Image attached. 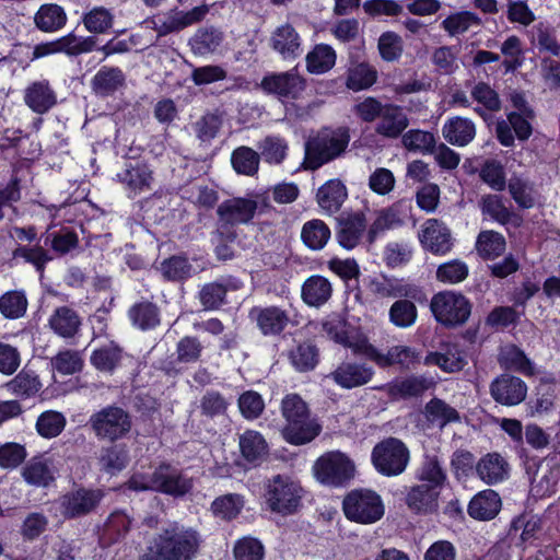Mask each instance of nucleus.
Instances as JSON below:
<instances>
[{"label":"nucleus","instance_id":"nucleus-37","mask_svg":"<svg viewBox=\"0 0 560 560\" xmlns=\"http://www.w3.org/2000/svg\"><path fill=\"white\" fill-rule=\"evenodd\" d=\"M125 83V75L119 68L102 67L92 79V89L96 94H113Z\"/></svg>","mask_w":560,"mask_h":560},{"label":"nucleus","instance_id":"nucleus-5","mask_svg":"<svg viewBox=\"0 0 560 560\" xmlns=\"http://www.w3.org/2000/svg\"><path fill=\"white\" fill-rule=\"evenodd\" d=\"M430 310L438 323L453 328L468 320L471 313V304L462 293L446 290L432 296Z\"/></svg>","mask_w":560,"mask_h":560},{"label":"nucleus","instance_id":"nucleus-31","mask_svg":"<svg viewBox=\"0 0 560 560\" xmlns=\"http://www.w3.org/2000/svg\"><path fill=\"white\" fill-rule=\"evenodd\" d=\"M501 499L499 494L491 490H483L477 493L469 502L468 514L481 521L493 518L500 511Z\"/></svg>","mask_w":560,"mask_h":560},{"label":"nucleus","instance_id":"nucleus-41","mask_svg":"<svg viewBox=\"0 0 560 560\" xmlns=\"http://www.w3.org/2000/svg\"><path fill=\"white\" fill-rule=\"evenodd\" d=\"M336 63V51L326 44L316 45L306 56V67L311 73L322 74Z\"/></svg>","mask_w":560,"mask_h":560},{"label":"nucleus","instance_id":"nucleus-22","mask_svg":"<svg viewBox=\"0 0 560 560\" xmlns=\"http://www.w3.org/2000/svg\"><path fill=\"white\" fill-rule=\"evenodd\" d=\"M373 375V369L366 364L342 362L328 377H331L340 387L351 389L365 385L372 380Z\"/></svg>","mask_w":560,"mask_h":560},{"label":"nucleus","instance_id":"nucleus-21","mask_svg":"<svg viewBox=\"0 0 560 560\" xmlns=\"http://www.w3.org/2000/svg\"><path fill=\"white\" fill-rule=\"evenodd\" d=\"M191 487V481L170 465H160L153 471V491L179 497L187 493Z\"/></svg>","mask_w":560,"mask_h":560},{"label":"nucleus","instance_id":"nucleus-43","mask_svg":"<svg viewBox=\"0 0 560 560\" xmlns=\"http://www.w3.org/2000/svg\"><path fill=\"white\" fill-rule=\"evenodd\" d=\"M260 155L249 147H238L231 155V163L234 171L246 176H254L259 168Z\"/></svg>","mask_w":560,"mask_h":560},{"label":"nucleus","instance_id":"nucleus-60","mask_svg":"<svg viewBox=\"0 0 560 560\" xmlns=\"http://www.w3.org/2000/svg\"><path fill=\"white\" fill-rule=\"evenodd\" d=\"M501 364L510 370H514L524 374H533L534 369L532 362L525 353L517 347L510 345L504 347L500 352Z\"/></svg>","mask_w":560,"mask_h":560},{"label":"nucleus","instance_id":"nucleus-11","mask_svg":"<svg viewBox=\"0 0 560 560\" xmlns=\"http://www.w3.org/2000/svg\"><path fill=\"white\" fill-rule=\"evenodd\" d=\"M89 423L95 435L103 440L116 441L131 429V419L122 408L108 406L90 417Z\"/></svg>","mask_w":560,"mask_h":560},{"label":"nucleus","instance_id":"nucleus-57","mask_svg":"<svg viewBox=\"0 0 560 560\" xmlns=\"http://www.w3.org/2000/svg\"><path fill=\"white\" fill-rule=\"evenodd\" d=\"M27 299L23 291H9L0 296V312L5 318L16 319L26 313Z\"/></svg>","mask_w":560,"mask_h":560},{"label":"nucleus","instance_id":"nucleus-58","mask_svg":"<svg viewBox=\"0 0 560 560\" xmlns=\"http://www.w3.org/2000/svg\"><path fill=\"white\" fill-rule=\"evenodd\" d=\"M402 219L400 217L399 206L395 205L393 207L381 210L377 213V217L373 221V223L369 228V240L373 242L377 234L393 229L395 226L401 225Z\"/></svg>","mask_w":560,"mask_h":560},{"label":"nucleus","instance_id":"nucleus-3","mask_svg":"<svg viewBox=\"0 0 560 560\" xmlns=\"http://www.w3.org/2000/svg\"><path fill=\"white\" fill-rule=\"evenodd\" d=\"M350 137L346 129H325L305 144L304 167L317 170L340 156L348 147Z\"/></svg>","mask_w":560,"mask_h":560},{"label":"nucleus","instance_id":"nucleus-61","mask_svg":"<svg viewBox=\"0 0 560 560\" xmlns=\"http://www.w3.org/2000/svg\"><path fill=\"white\" fill-rule=\"evenodd\" d=\"M160 270L164 278L172 281L189 278L195 271L192 265L183 256H172L165 259L161 264Z\"/></svg>","mask_w":560,"mask_h":560},{"label":"nucleus","instance_id":"nucleus-44","mask_svg":"<svg viewBox=\"0 0 560 560\" xmlns=\"http://www.w3.org/2000/svg\"><path fill=\"white\" fill-rule=\"evenodd\" d=\"M40 386L42 384L35 372L25 369L4 385L10 394L19 397L33 396L40 389Z\"/></svg>","mask_w":560,"mask_h":560},{"label":"nucleus","instance_id":"nucleus-36","mask_svg":"<svg viewBox=\"0 0 560 560\" xmlns=\"http://www.w3.org/2000/svg\"><path fill=\"white\" fill-rule=\"evenodd\" d=\"M439 491L434 486L427 483L418 485L408 492L406 502L408 506L417 512H431L438 506Z\"/></svg>","mask_w":560,"mask_h":560},{"label":"nucleus","instance_id":"nucleus-55","mask_svg":"<svg viewBox=\"0 0 560 560\" xmlns=\"http://www.w3.org/2000/svg\"><path fill=\"white\" fill-rule=\"evenodd\" d=\"M505 238L494 231H483L478 235L476 248L480 256L492 259L505 250Z\"/></svg>","mask_w":560,"mask_h":560},{"label":"nucleus","instance_id":"nucleus-63","mask_svg":"<svg viewBox=\"0 0 560 560\" xmlns=\"http://www.w3.org/2000/svg\"><path fill=\"white\" fill-rule=\"evenodd\" d=\"M508 187L512 198L518 207L524 209L534 207L535 191L533 185L528 180L520 176H512L509 180Z\"/></svg>","mask_w":560,"mask_h":560},{"label":"nucleus","instance_id":"nucleus-42","mask_svg":"<svg viewBox=\"0 0 560 560\" xmlns=\"http://www.w3.org/2000/svg\"><path fill=\"white\" fill-rule=\"evenodd\" d=\"M427 365H438L446 373L459 372L464 369L467 361L465 355L456 348L447 349L446 352H430L425 359Z\"/></svg>","mask_w":560,"mask_h":560},{"label":"nucleus","instance_id":"nucleus-2","mask_svg":"<svg viewBox=\"0 0 560 560\" xmlns=\"http://www.w3.org/2000/svg\"><path fill=\"white\" fill-rule=\"evenodd\" d=\"M281 413L285 420L281 434L288 443L303 445L319 434L320 425L311 418L306 402L298 394H288L283 397Z\"/></svg>","mask_w":560,"mask_h":560},{"label":"nucleus","instance_id":"nucleus-45","mask_svg":"<svg viewBox=\"0 0 560 560\" xmlns=\"http://www.w3.org/2000/svg\"><path fill=\"white\" fill-rule=\"evenodd\" d=\"M121 359L122 350L114 342L95 349L91 354L92 365L101 372L112 373Z\"/></svg>","mask_w":560,"mask_h":560},{"label":"nucleus","instance_id":"nucleus-47","mask_svg":"<svg viewBox=\"0 0 560 560\" xmlns=\"http://www.w3.org/2000/svg\"><path fill=\"white\" fill-rule=\"evenodd\" d=\"M377 79V71L370 65L361 62L348 69L346 85L352 91H362L372 86Z\"/></svg>","mask_w":560,"mask_h":560},{"label":"nucleus","instance_id":"nucleus-10","mask_svg":"<svg viewBox=\"0 0 560 560\" xmlns=\"http://www.w3.org/2000/svg\"><path fill=\"white\" fill-rule=\"evenodd\" d=\"M116 180L121 184L127 196L133 199L153 190L155 172L145 161L129 160L116 174Z\"/></svg>","mask_w":560,"mask_h":560},{"label":"nucleus","instance_id":"nucleus-50","mask_svg":"<svg viewBox=\"0 0 560 560\" xmlns=\"http://www.w3.org/2000/svg\"><path fill=\"white\" fill-rule=\"evenodd\" d=\"M223 36L213 27L201 28L196 32L190 40L194 54L205 56L213 52L222 43Z\"/></svg>","mask_w":560,"mask_h":560},{"label":"nucleus","instance_id":"nucleus-59","mask_svg":"<svg viewBox=\"0 0 560 560\" xmlns=\"http://www.w3.org/2000/svg\"><path fill=\"white\" fill-rule=\"evenodd\" d=\"M66 427V418L61 412L47 410L36 421L38 434L45 439L58 436Z\"/></svg>","mask_w":560,"mask_h":560},{"label":"nucleus","instance_id":"nucleus-46","mask_svg":"<svg viewBox=\"0 0 560 560\" xmlns=\"http://www.w3.org/2000/svg\"><path fill=\"white\" fill-rule=\"evenodd\" d=\"M259 155L268 164L279 165L287 158L288 142L279 136H267L257 145Z\"/></svg>","mask_w":560,"mask_h":560},{"label":"nucleus","instance_id":"nucleus-62","mask_svg":"<svg viewBox=\"0 0 560 560\" xmlns=\"http://www.w3.org/2000/svg\"><path fill=\"white\" fill-rule=\"evenodd\" d=\"M481 211L500 224H506L513 218L518 220L504 205L498 195H486L480 201Z\"/></svg>","mask_w":560,"mask_h":560},{"label":"nucleus","instance_id":"nucleus-15","mask_svg":"<svg viewBox=\"0 0 560 560\" xmlns=\"http://www.w3.org/2000/svg\"><path fill=\"white\" fill-rule=\"evenodd\" d=\"M104 498L100 489L79 488L60 498V508L63 516L75 518L93 512Z\"/></svg>","mask_w":560,"mask_h":560},{"label":"nucleus","instance_id":"nucleus-25","mask_svg":"<svg viewBox=\"0 0 560 560\" xmlns=\"http://www.w3.org/2000/svg\"><path fill=\"white\" fill-rule=\"evenodd\" d=\"M409 120L402 109L393 104H385L376 119L375 132L384 138L395 139L408 127Z\"/></svg>","mask_w":560,"mask_h":560},{"label":"nucleus","instance_id":"nucleus-7","mask_svg":"<svg viewBox=\"0 0 560 560\" xmlns=\"http://www.w3.org/2000/svg\"><path fill=\"white\" fill-rule=\"evenodd\" d=\"M315 478L323 485L341 487L354 476L353 462L340 451L326 452L313 466Z\"/></svg>","mask_w":560,"mask_h":560},{"label":"nucleus","instance_id":"nucleus-24","mask_svg":"<svg viewBox=\"0 0 560 560\" xmlns=\"http://www.w3.org/2000/svg\"><path fill=\"white\" fill-rule=\"evenodd\" d=\"M348 198V189L340 179H329L316 192V201L320 210L332 215L337 213Z\"/></svg>","mask_w":560,"mask_h":560},{"label":"nucleus","instance_id":"nucleus-54","mask_svg":"<svg viewBox=\"0 0 560 560\" xmlns=\"http://www.w3.org/2000/svg\"><path fill=\"white\" fill-rule=\"evenodd\" d=\"M128 314L132 324L142 330L154 328L160 323L158 307L151 302L135 304Z\"/></svg>","mask_w":560,"mask_h":560},{"label":"nucleus","instance_id":"nucleus-14","mask_svg":"<svg viewBox=\"0 0 560 560\" xmlns=\"http://www.w3.org/2000/svg\"><path fill=\"white\" fill-rule=\"evenodd\" d=\"M366 210L346 211L338 218L336 240L338 244L348 250L355 248L362 241L368 230Z\"/></svg>","mask_w":560,"mask_h":560},{"label":"nucleus","instance_id":"nucleus-29","mask_svg":"<svg viewBox=\"0 0 560 560\" xmlns=\"http://www.w3.org/2000/svg\"><path fill=\"white\" fill-rule=\"evenodd\" d=\"M442 135L448 143L465 147L474 140L476 126L468 118L460 116L452 117L444 122Z\"/></svg>","mask_w":560,"mask_h":560},{"label":"nucleus","instance_id":"nucleus-6","mask_svg":"<svg viewBox=\"0 0 560 560\" xmlns=\"http://www.w3.org/2000/svg\"><path fill=\"white\" fill-rule=\"evenodd\" d=\"M302 492L299 482L289 476L277 475L267 483L266 502L272 512L290 515L298 511Z\"/></svg>","mask_w":560,"mask_h":560},{"label":"nucleus","instance_id":"nucleus-27","mask_svg":"<svg viewBox=\"0 0 560 560\" xmlns=\"http://www.w3.org/2000/svg\"><path fill=\"white\" fill-rule=\"evenodd\" d=\"M51 330L59 337L73 338L80 331L82 318L78 312L69 306L57 307L48 320Z\"/></svg>","mask_w":560,"mask_h":560},{"label":"nucleus","instance_id":"nucleus-26","mask_svg":"<svg viewBox=\"0 0 560 560\" xmlns=\"http://www.w3.org/2000/svg\"><path fill=\"white\" fill-rule=\"evenodd\" d=\"M57 472L52 459L44 455L33 457L22 469L24 480L35 487H47Z\"/></svg>","mask_w":560,"mask_h":560},{"label":"nucleus","instance_id":"nucleus-32","mask_svg":"<svg viewBox=\"0 0 560 560\" xmlns=\"http://www.w3.org/2000/svg\"><path fill=\"white\" fill-rule=\"evenodd\" d=\"M271 40L275 50L284 59H294L302 54L300 36L289 24L278 27Z\"/></svg>","mask_w":560,"mask_h":560},{"label":"nucleus","instance_id":"nucleus-39","mask_svg":"<svg viewBox=\"0 0 560 560\" xmlns=\"http://www.w3.org/2000/svg\"><path fill=\"white\" fill-rule=\"evenodd\" d=\"M413 301L399 298L392 304L388 311V318L395 327L405 329L415 325L418 318V310Z\"/></svg>","mask_w":560,"mask_h":560},{"label":"nucleus","instance_id":"nucleus-38","mask_svg":"<svg viewBox=\"0 0 560 560\" xmlns=\"http://www.w3.org/2000/svg\"><path fill=\"white\" fill-rule=\"evenodd\" d=\"M330 236V229L323 220L313 219L302 226L301 238L310 249L319 250L324 248Z\"/></svg>","mask_w":560,"mask_h":560},{"label":"nucleus","instance_id":"nucleus-16","mask_svg":"<svg viewBox=\"0 0 560 560\" xmlns=\"http://www.w3.org/2000/svg\"><path fill=\"white\" fill-rule=\"evenodd\" d=\"M261 88L269 94L277 95L280 100H295L305 89L304 79L295 71L272 73L261 81Z\"/></svg>","mask_w":560,"mask_h":560},{"label":"nucleus","instance_id":"nucleus-1","mask_svg":"<svg viewBox=\"0 0 560 560\" xmlns=\"http://www.w3.org/2000/svg\"><path fill=\"white\" fill-rule=\"evenodd\" d=\"M198 548L196 530L172 523L148 541L140 560H192Z\"/></svg>","mask_w":560,"mask_h":560},{"label":"nucleus","instance_id":"nucleus-20","mask_svg":"<svg viewBox=\"0 0 560 560\" xmlns=\"http://www.w3.org/2000/svg\"><path fill=\"white\" fill-rule=\"evenodd\" d=\"M419 241L423 248L435 255H445L453 247L450 229L438 219H429L423 223Z\"/></svg>","mask_w":560,"mask_h":560},{"label":"nucleus","instance_id":"nucleus-28","mask_svg":"<svg viewBox=\"0 0 560 560\" xmlns=\"http://www.w3.org/2000/svg\"><path fill=\"white\" fill-rule=\"evenodd\" d=\"M510 466L498 453H489L476 465L478 477L487 485L502 482L509 477Z\"/></svg>","mask_w":560,"mask_h":560},{"label":"nucleus","instance_id":"nucleus-56","mask_svg":"<svg viewBox=\"0 0 560 560\" xmlns=\"http://www.w3.org/2000/svg\"><path fill=\"white\" fill-rule=\"evenodd\" d=\"M128 460L127 450L119 445L104 448L98 458L101 469L110 475L121 471L127 466Z\"/></svg>","mask_w":560,"mask_h":560},{"label":"nucleus","instance_id":"nucleus-52","mask_svg":"<svg viewBox=\"0 0 560 560\" xmlns=\"http://www.w3.org/2000/svg\"><path fill=\"white\" fill-rule=\"evenodd\" d=\"M52 371L62 375H72L80 372L83 368V358L77 350L66 349L59 351L50 359Z\"/></svg>","mask_w":560,"mask_h":560},{"label":"nucleus","instance_id":"nucleus-35","mask_svg":"<svg viewBox=\"0 0 560 560\" xmlns=\"http://www.w3.org/2000/svg\"><path fill=\"white\" fill-rule=\"evenodd\" d=\"M242 456L249 463L262 460L268 454V444L257 431L247 430L238 440Z\"/></svg>","mask_w":560,"mask_h":560},{"label":"nucleus","instance_id":"nucleus-34","mask_svg":"<svg viewBox=\"0 0 560 560\" xmlns=\"http://www.w3.org/2000/svg\"><path fill=\"white\" fill-rule=\"evenodd\" d=\"M332 288L328 279L312 276L302 285V299L310 306H322L331 296Z\"/></svg>","mask_w":560,"mask_h":560},{"label":"nucleus","instance_id":"nucleus-30","mask_svg":"<svg viewBox=\"0 0 560 560\" xmlns=\"http://www.w3.org/2000/svg\"><path fill=\"white\" fill-rule=\"evenodd\" d=\"M434 385L432 378L410 375L394 380L387 386V393L393 398H409L422 395Z\"/></svg>","mask_w":560,"mask_h":560},{"label":"nucleus","instance_id":"nucleus-17","mask_svg":"<svg viewBox=\"0 0 560 560\" xmlns=\"http://www.w3.org/2000/svg\"><path fill=\"white\" fill-rule=\"evenodd\" d=\"M248 316L264 336L280 335L290 322L288 312L276 305L254 306Z\"/></svg>","mask_w":560,"mask_h":560},{"label":"nucleus","instance_id":"nucleus-19","mask_svg":"<svg viewBox=\"0 0 560 560\" xmlns=\"http://www.w3.org/2000/svg\"><path fill=\"white\" fill-rule=\"evenodd\" d=\"M491 397L503 406H516L525 400L527 385L520 377L502 374L490 385Z\"/></svg>","mask_w":560,"mask_h":560},{"label":"nucleus","instance_id":"nucleus-18","mask_svg":"<svg viewBox=\"0 0 560 560\" xmlns=\"http://www.w3.org/2000/svg\"><path fill=\"white\" fill-rule=\"evenodd\" d=\"M363 354L381 368L397 364L401 368L409 369L419 361V353L413 348L401 345L394 346L389 348L386 353H382L373 346L364 343Z\"/></svg>","mask_w":560,"mask_h":560},{"label":"nucleus","instance_id":"nucleus-48","mask_svg":"<svg viewBox=\"0 0 560 560\" xmlns=\"http://www.w3.org/2000/svg\"><path fill=\"white\" fill-rule=\"evenodd\" d=\"M323 332L335 342L349 347L354 353L363 354V345L365 341L352 343L349 342L346 331V323L337 315L329 316L322 324Z\"/></svg>","mask_w":560,"mask_h":560},{"label":"nucleus","instance_id":"nucleus-9","mask_svg":"<svg viewBox=\"0 0 560 560\" xmlns=\"http://www.w3.org/2000/svg\"><path fill=\"white\" fill-rule=\"evenodd\" d=\"M342 509L348 520L360 524H372L384 515L381 497L371 490H353L346 495Z\"/></svg>","mask_w":560,"mask_h":560},{"label":"nucleus","instance_id":"nucleus-12","mask_svg":"<svg viewBox=\"0 0 560 560\" xmlns=\"http://www.w3.org/2000/svg\"><path fill=\"white\" fill-rule=\"evenodd\" d=\"M368 290L377 298H406L415 301L422 300V290L417 284L394 276L380 273L368 279Z\"/></svg>","mask_w":560,"mask_h":560},{"label":"nucleus","instance_id":"nucleus-13","mask_svg":"<svg viewBox=\"0 0 560 560\" xmlns=\"http://www.w3.org/2000/svg\"><path fill=\"white\" fill-rule=\"evenodd\" d=\"M207 12V7L200 5L187 12L172 11L167 14L155 15L147 19L143 23L147 28L155 31L158 36L162 37L201 21Z\"/></svg>","mask_w":560,"mask_h":560},{"label":"nucleus","instance_id":"nucleus-33","mask_svg":"<svg viewBox=\"0 0 560 560\" xmlns=\"http://www.w3.org/2000/svg\"><path fill=\"white\" fill-rule=\"evenodd\" d=\"M67 14L62 7L56 3H46L39 7L34 15L36 27L45 33L60 31L67 23Z\"/></svg>","mask_w":560,"mask_h":560},{"label":"nucleus","instance_id":"nucleus-64","mask_svg":"<svg viewBox=\"0 0 560 560\" xmlns=\"http://www.w3.org/2000/svg\"><path fill=\"white\" fill-rule=\"evenodd\" d=\"M244 501L241 495L229 493L217 498L211 505L215 516L222 520H232L236 517L243 509Z\"/></svg>","mask_w":560,"mask_h":560},{"label":"nucleus","instance_id":"nucleus-40","mask_svg":"<svg viewBox=\"0 0 560 560\" xmlns=\"http://www.w3.org/2000/svg\"><path fill=\"white\" fill-rule=\"evenodd\" d=\"M481 19L471 11H457L446 16L441 27L452 37L466 33L471 27L480 26Z\"/></svg>","mask_w":560,"mask_h":560},{"label":"nucleus","instance_id":"nucleus-49","mask_svg":"<svg viewBox=\"0 0 560 560\" xmlns=\"http://www.w3.org/2000/svg\"><path fill=\"white\" fill-rule=\"evenodd\" d=\"M230 289H237L231 279L208 283L200 291V301L206 308H217L224 302Z\"/></svg>","mask_w":560,"mask_h":560},{"label":"nucleus","instance_id":"nucleus-51","mask_svg":"<svg viewBox=\"0 0 560 560\" xmlns=\"http://www.w3.org/2000/svg\"><path fill=\"white\" fill-rule=\"evenodd\" d=\"M425 416L430 422L440 427L459 421L457 410L439 398H433L425 405Z\"/></svg>","mask_w":560,"mask_h":560},{"label":"nucleus","instance_id":"nucleus-53","mask_svg":"<svg viewBox=\"0 0 560 560\" xmlns=\"http://www.w3.org/2000/svg\"><path fill=\"white\" fill-rule=\"evenodd\" d=\"M59 54H66L67 56H78L93 51L96 47V38L93 36H77L73 33H69L57 39Z\"/></svg>","mask_w":560,"mask_h":560},{"label":"nucleus","instance_id":"nucleus-4","mask_svg":"<svg viewBox=\"0 0 560 560\" xmlns=\"http://www.w3.org/2000/svg\"><path fill=\"white\" fill-rule=\"evenodd\" d=\"M271 208L267 192H257L246 197H234L222 201L217 208V214L222 225H238L249 223L255 214L264 213Z\"/></svg>","mask_w":560,"mask_h":560},{"label":"nucleus","instance_id":"nucleus-23","mask_svg":"<svg viewBox=\"0 0 560 560\" xmlns=\"http://www.w3.org/2000/svg\"><path fill=\"white\" fill-rule=\"evenodd\" d=\"M24 103L36 114H45L57 103L56 92L47 79L34 81L24 90Z\"/></svg>","mask_w":560,"mask_h":560},{"label":"nucleus","instance_id":"nucleus-8","mask_svg":"<svg viewBox=\"0 0 560 560\" xmlns=\"http://www.w3.org/2000/svg\"><path fill=\"white\" fill-rule=\"evenodd\" d=\"M410 452L406 444L396 438H387L377 443L372 451V463L384 476L402 474L409 463Z\"/></svg>","mask_w":560,"mask_h":560}]
</instances>
